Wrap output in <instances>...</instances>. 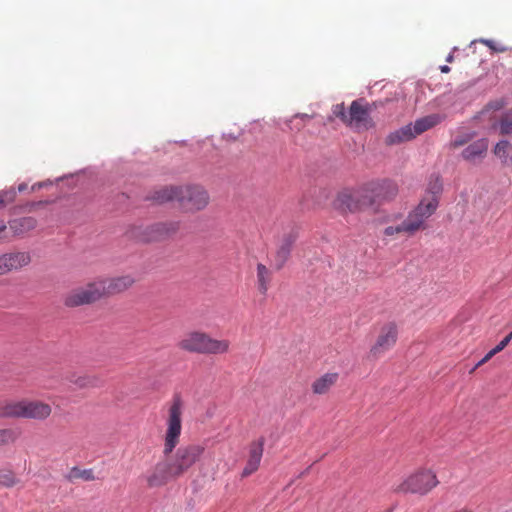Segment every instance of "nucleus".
Listing matches in <instances>:
<instances>
[{"label": "nucleus", "instance_id": "1", "mask_svg": "<svg viewBox=\"0 0 512 512\" xmlns=\"http://www.w3.org/2000/svg\"><path fill=\"white\" fill-rule=\"evenodd\" d=\"M154 199L160 203L177 201L192 212L203 210L209 203L207 191L198 185L165 187L155 192Z\"/></svg>", "mask_w": 512, "mask_h": 512}, {"label": "nucleus", "instance_id": "2", "mask_svg": "<svg viewBox=\"0 0 512 512\" xmlns=\"http://www.w3.org/2000/svg\"><path fill=\"white\" fill-rule=\"evenodd\" d=\"M438 204L439 202H436L435 199L421 200L400 224L386 227L383 231L384 235L405 234L412 236L416 232L425 229L426 221L434 214Z\"/></svg>", "mask_w": 512, "mask_h": 512}, {"label": "nucleus", "instance_id": "3", "mask_svg": "<svg viewBox=\"0 0 512 512\" xmlns=\"http://www.w3.org/2000/svg\"><path fill=\"white\" fill-rule=\"evenodd\" d=\"M51 407L41 401L20 400L0 403L1 418H27L44 420L51 414Z\"/></svg>", "mask_w": 512, "mask_h": 512}, {"label": "nucleus", "instance_id": "4", "mask_svg": "<svg viewBox=\"0 0 512 512\" xmlns=\"http://www.w3.org/2000/svg\"><path fill=\"white\" fill-rule=\"evenodd\" d=\"M179 347L193 353L224 354L229 351L230 342L225 339H214L203 332L193 331L182 338Z\"/></svg>", "mask_w": 512, "mask_h": 512}, {"label": "nucleus", "instance_id": "5", "mask_svg": "<svg viewBox=\"0 0 512 512\" xmlns=\"http://www.w3.org/2000/svg\"><path fill=\"white\" fill-rule=\"evenodd\" d=\"M375 204L368 184L356 190H343L338 193L334 207L342 212H357Z\"/></svg>", "mask_w": 512, "mask_h": 512}, {"label": "nucleus", "instance_id": "6", "mask_svg": "<svg viewBox=\"0 0 512 512\" xmlns=\"http://www.w3.org/2000/svg\"><path fill=\"white\" fill-rule=\"evenodd\" d=\"M438 480L431 470H419L400 484L393 486V491L396 493H413V494H427L430 490L438 485Z\"/></svg>", "mask_w": 512, "mask_h": 512}, {"label": "nucleus", "instance_id": "7", "mask_svg": "<svg viewBox=\"0 0 512 512\" xmlns=\"http://www.w3.org/2000/svg\"><path fill=\"white\" fill-rule=\"evenodd\" d=\"M183 402L179 395H175L168 410L167 430L165 435L164 453H171L176 447L181 434V416Z\"/></svg>", "mask_w": 512, "mask_h": 512}, {"label": "nucleus", "instance_id": "8", "mask_svg": "<svg viewBox=\"0 0 512 512\" xmlns=\"http://www.w3.org/2000/svg\"><path fill=\"white\" fill-rule=\"evenodd\" d=\"M103 297V286L97 281L71 290L65 297V305L77 307L91 304Z\"/></svg>", "mask_w": 512, "mask_h": 512}, {"label": "nucleus", "instance_id": "9", "mask_svg": "<svg viewBox=\"0 0 512 512\" xmlns=\"http://www.w3.org/2000/svg\"><path fill=\"white\" fill-rule=\"evenodd\" d=\"M203 448L199 445H190L179 448L169 462L171 473L176 477L186 472L201 456Z\"/></svg>", "mask_w": 512, "mask_h": 512}, {"label": "nucleus", "instance_id": "10", "mask_svg": "<svg viewBox=\"0 0 512 512\" xmlns=\"http://www.w3.org/2000/svg\"><path fill=\"white\" fill-rule=\"evenodd\" d=\"M178 229V222L156 223L146 228H136L132 231V237L141 242L158 241L174 234Z\"/></svg>", "mask_w": 512, "mask_h": 512}, {"label": "nucleus", "instance_id": "11", "mask_svg": "<svg viewBox=\"0 0 512 512\" xmlns=\"http://www.w3.org/2000/svg\"><path fill=\"white\" fill-rule=\"evenodd\" d=\"M135 281L134 276L130 274L98 280L101 286H103V296L124 292L130 288Z\"/></svg>", "mask_w": 512, "mask_h": 512}, {"label": "nucleus", "instance_id": "12", "mask_svg": "<svg viewBox=\"0 0 512 512\" xmlns=\"http://www.w3.org/2000/svg\"><path fill=\"white\" fill-rule=\"evenodd\" d=\"M370 195L375 199V204L382 201H389L396 197L398 193L397 185L390 180L368 184Z\"/></svg>", "mask_w": 512, "mask_h": 512}, {"label": "nucleus", "instance_id": "13", "mask_svg": "<svg viewBox=\"0 0 512 512\" xmlns=\"http://www.w3.org/2000/svg\"><path fill=\"white\" fill-rule=\"evenodd\" d=\"M397 339V328L393 323L385 325L380 335L378 336L376 344L371 348V353L374 356H378L384 351L390 349L396 342Z\"/></svg>", "mask_w": 512, "mask_h": 512}, {"label": "nucleus", "instance_id": "14", "mask_svg": "<svg viewBox=\"0 0 512 512\" xmlns=\"http://www.w3.org/2000/svg\"><path fill=\"white\" fill-rule=\"evenodd\" d=\"M489 142L486 138L478 139L463 149L461 157L472 164L481 162L487 154Z\"/></svg>", "mask_w": 512, "mask_h": 512}, {"label": "nucleus", "instance_id": "15", "mask_svg": "<svg viewBox=\"0 0 512 512\" xmlns=\"http://www.w3.org/2000/svg\"><path fill=\"white\" fill-rule=\"evenodd\" d=\"M30 261V255L26 252L4 254L0 256V275L22 268L28 265Z\"/></svg>", "mask_w": 512, "mask_h": 512}, {"label": "nucleus", "instance_id": "16", "mask_svg": "<svg viewBox=\"0 0 512 512\" xmlns=\"http://www.w3.org/2000/svg\"><path fill=\"white\" fill-rule=\"evenodd\" d=\"M175 477V475H172L171 466L167 461L158 463L155 468L145 476V479L149 487H159Z\"/></svg>", "mask_w": 512, "mask_h": 512}, {"label": "nucleus", "instance_id": "17", "mask_svg": "<svg viewBox=\"0 0 512 512\" xmlns=\"http://www.w3.org/2000/svg\"><path fill=\"white\" fill-rule=\"evenodd\" d=\"M297 239V233L291 231L285 234L280 242L275 256V265L277 269H281L290 256L291 248Z\"/></svg>", "mask_w": 512, "mask_h": 512}, {"label": "nucleus", "instance_id": "18", "mask_svg": "<svg viewBox=\"0 0 512 512\" xmlns=\"http://www.w3.org/2000/svg\"><path fill=\"white\" fill-rule=\"evenodd\" d=\"M263 446H264L263 439H259L258 441L253 442L251 444L250 451H249V458H248L246 466L243 469L242 477H247V476L251 475L252 473H254L258 469L260 462H261L262 455H263Z\"/></svg>", "mask_w": 512, "mask_h": 512}, {"label": "nucleus", "instance_id": "19", "mask_svg": "<svg viewBox=\"0 0 512 512\" xmlns=\"http://www.w3.org/2000/svg\"><path fill=\"white\" fill-rule=\"evenodd\" d=\"M444 119L440 114H430L422 118L417 119L412 125L415 136L422 134L423 132L435 127Z\"/></svg>", "mask_w": 512, "mask_h": 512}, {"label": "nucleus", "instance_id": "20", "mask_svg": "<svg viewBox=\"0 0 512 512\" xmlns=\"http://www.w3.org/2000/svg\"><path fill=\"white\" fill-rule=\"evenodd\" d=\"M415 133L412 128V124L405 125L393 132L386 137V143L388 145H397L403 142H407L415 138Z\"/></svg>", "mask_w": 512, "mask_h": 512}, {"label": "nucleus", "instance_id": "21", "mask_svg": "<svg viewBox=\"0 0 512 512\" xmlns=\"http://www.w3.org/2000/svg\"><path fill=\"white\" fill-rule=\"evenodd\" d=\"M37 225V221L33 217H22L11 220L9 222V229L15 236H21L31 230Z\"/></svg>", "mask_w": 512, "mask_h": 512}, {"label": "nucleus", "instance_id": "22", "mask_svg": "<svg viewBox=\"0 0 512 512\" xmlns=\"http://www.w3.org/2000/svg\"><path fill=\"white\" fill-rule=\"evenodd\" d=\"M368 118L367 110L360 105L357 101H353L350 106V111L348 114V125H355L356 127H360V125L366 122Z\"/></svg>", "mask_w": 512, "mask_h": 512}, {"label": "nucleus", "instance_id": "23", "mask_svg": "<svg viewBox=\"0 0 512 512\" xmlns=\"http://www.w3.org/2000/svg\"><path fill=\"white\" fill-rule=\"evenodd\" d=\"M272 280V272L265 265H257V288L262 295H266Z\"/></svg>", "mask_w": 512, "mask_h": 512}, {"label": "nucleus", "instance_id": "24", "mask_svg": "<svg viewBox=\"0 0 512 512\" xmlns=\"http://www.w3.org/2000/svg\"><path fill=\"white\" fill-rule=\"evenodd\" d=\"M338 378L337 373H327L317 379L313 385L312 389L315 394H324L326 393L336 382Z\"/></svg>", "mask_w": 512, "mask_h": 512}, {"label": "nucleus", "instance_id": "25", "mask_svg": "<svg viewBox=\"0 0 512 512\" xmlns=\"http://www.w3.org/2000/svg\"><path fill=\"white\" fill-rule=\"evenodd\" d=\"M442 189L443 186L440 177L435 174L431 175L428 180L426 194L422 200L429 201L430 199H435V201L438 202V196L441 194Z\"/></svg>", "mask_w": 512, "mask_h": 512}, {"label": "nucleus", "instance_id": "26", "mask_svg": "<svg viewBox=\"0 0 512 512\" xmlns=\"http://www.w3.org/2000/svg\"><path fill=\"white\" fill-rule=\"evenodd\" d=\"M512 339V332H510L503 340L500 341V343L494 347L492 350H490L472 369L474 371L476 368L480 367L487 361H489L494 355L502 351L511 341Z\"/></svg>", "mask_w": 512, "mask_h": 512}, {"label": "nucleus", "instance_id": "27", "mask_svg": "<svg viewBox=\"0 0 512 512\" xmlns=\"http://www.w3.org/2000/svg\"><path fill=\"white\" fill-rule=\"evenodd\" d=\"M511 149V144L507 140L499 141L495 148L494 154L501 160L503 164H508L509 155L508 152Z\"/></svg>", "mask_w": 512, "mask_h": 512}, {"label": "nucleus", "instance_id": "28", "mask_svg": "<svg viewBox=\"0 0 512 512\" xmlns=\"http://www.w3.org/2000/svg\"><path fill=\"white\" fill-rule=\"evenodd\" d=\"M474 137H475L474 132H463V133L456 135L450 141L449 145L451 148H458L460 146H463V145L469 143Z\"/></svg>", "mask_w": 512, "mask_h": 512}, {"label": "nucleus", "instance_id": "29", "mask_svg": "<svg viewBox=\"0 0 512 512\" xmlns=\"http://www.w3.org/2000/svg\"><path fill=\"white\" fill-rule=\"evenodd\" d=\"M310 119V115L308 114H297L289 121H287V125L290 130L300 131L303 127V122Z\"/></svg>", "mask_w": 512, "mask_h": 512}, {"label": "nucleus", "instance_id": "30", "mask_svg": "<svg viewBox=\"0 0 512 512\" xmlns=\"http://www.w3.org/2000/svg\"><path fill=\"white\" fill-rule=\"evenodd\" d=\"M499 129L501 134L512 133V110L508 111L500 120Z\"/></svg>", "mask_w": 512, "mask_h": 512}, {"label": "nucleus", "instance_id": "31", "mask_svg": "<svg viewBox=\"0 0 512 512\" xmlns=\"http://www.w3.org/2000/svg\"><path fill=\"white\" fill-rule=\"evenodd\" d=\"M70 478H82L86 481H92L94 480V474L91 469L79 470L77 468H73Z\"/></svg>", "mask_w": 512, "mask_h": 512}, {"label": "nucleus", "instance_id": "32", "mask_svg": "<svg viewBox=\"0 0 512 512\" xmlns=\"http://www.w3.org/2000/svg\"><path fill=\"white\" fill-rule=\"evenodd\" d=\"M332 116L341 119L345 124L348 123V114L345 111L344 104H336L332 107Z\"/></svg>", "mask_w": 512, "mask_h": 512}, {"label": "nucleus", "instance_id": "33", "mask_svg": "<svg viewBox=\"0 0 512 512\" xmlns=\"http://www.w3.org/2000/svg\"><path fill=\"white\" fill-rule=\"evenodd\" d=\"M15 197L16 191L13 188L0 191V207L4 206L6 203L14 201Z\"/></svg>", "mask_w": 512, "mask_h": 512}, {"label": "nucleus", "instance_id": "34", "mask_svg": "<svg viewBox=\"0 0 512 512\" xmlns=\"http://www.w3.org/2000/svg\"><path fill=\"white\" fill-rule=\"evenodd\" d=\"M17 483L14 475L11 472H5L0 474V485L4 487H12Z\"/></svg>", "mask_w": 512, "mask_h": 512}, {"label": "nucleus", "instance_id": "35", "mask_svg": "<svg viewBox=\"0 0 512 512\" xmlns=\"http://www.w3.org/2000/svg\"><path fill=\"white\" fill-rule=\"evenodd\" d=\"M479 41L481 43H484L485 45H487L493 51H496V52H505V51H507V47H505V46H503L501 44H496L493 40H490V39H480Z\"/></svg>", "mask_w": 512, "mask_h": 512}, {"label": "nucleus", "instance_id": "36", "mask_svg": "<svg viewBox=\"0 0 512 512\" xmlns=\"http://www.w3.org/2000/svg\"><path fill=\"white\" fill-rule=\"evenodd\" d=\"M13 441V432L9 429L0 430V445Z\"/></svg>", "mask_w": 512, "mask_h": 512}, {"label": "nucleus", "instance_id": "37", "mask_svg": "<svg viewBox=\"0 0 512 512\" xmlns=\"http://www.w3.org/2000/svg\"><path fill=\"white\" fill-rule=\"evenodd\" d=\"M50 185H52V182L50 180L37 182L34 185H32L31 191H35V190H38V189H41V188H44V187H47Z\"/></svg>", "mask_w": 512, "mask_h": 512}, {"label": "nucleus", "instance_id": "38", "mask_svg": "<svg viewBox=\"0 0 512 512\" xmlns=\"http://www.w3.org/2000/svg\"><path fill=\"white\" fill-rule=\"evenodd\" d=\"M7 226L3 221H0V239L7 238L6 234H3L6 232Z\"/></svg>", "mask_w": 512, "mask_h": 512}, {"label": "nucleus", "instance_id": "39", "mask_svg": "<svg viewBox=\"0 0 512 512\" xmlns=\"http://www.w3.org/2000/svg\"><path fill=\"white\" fill-rule=\"evenodd\" d=\"M76 385L83 387L86 384V381L84 378L79 377L77 380L73 381Z\"/></svg>", "mask_w": 512, "mask_h": 512}, {"label": "nucleus", "instance_id": "40", "mask_svg": "<svg viewBox=\"0 0 512 512\" xmlns=\"http://www.w3.org/2000/svg\"><path fill=\"white\" fill-rule=\"evenodd\" d=\"M27 189V184L26 183H21L19 186H18V191L19 192H23Z\"/></svg>", "mask_w": 512, "mask_h": 512}, {"label": "nucleus", "instance_id": "41", "mask_svg": "<svg viewBox=\"0 0 512 512\" xmlns=\"http://www.w3.org/2000/svg\"><path fill=\"white\" fill-rule=\"evenodd\" d=\"M441 72L448 73L450 71V68L447 65H443L440 67Z\"/></svg>", "mask_w": 512, "mask_h": 512}, {"label": "nucleus", "instance_id": "42", "mask_svg": "<svg viewBox=\"0 0 512 512\" xmlns=\"http://www.w3.org/2000/svg\"><path fill=\"white\" fill-rule=\"evenodd\" d=\"M452 59H453V55H452V54H449V55L447 56V58H446V61H447V62H451V61H452Z\"/></svg>", "mask_w": 512, "mask_h": 512}, {"label": "nucleus", "instance_id": "43", "mask_svg": "<svg viewBox=\"0 0 512 512\" xmlns=\"http://www.w3.org/2000/svg\"><path fill=\"white\" fill-rule=\"evenodd\" d=\"M511 163L512 164V155L509 157L508 159V164Z\"/></svg>", "mask_w": 512, "mask_h": 512}, {"label": "nucleus", "instance_id": "44", "mask_svg": "<svg viewBox=\"0 0 512 512\" xmlns=\"http://www.w3.org/2000/svg\"><path fill=\"white\" fill-rule=\"evenodd\" d=\"M387 512H391V510L387 511Z\"/></svg>", "mask_w": 512, "mask_h": 512}]
</instances>
